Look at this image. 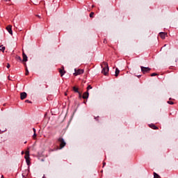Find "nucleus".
Listing matches in <instances>:
<instances>
[{
  "label": "nucleus",
  "instance_id": "2eb2a0df",
  "mask_svg": "<svg viewBox=\"0 0 178 178\" xmlns=\"http://www.w3.org/2000/svg\"><path fill=\"white\" fill-rule=\"evenodd\" d=\"M73 90L74 92H78L79 94L80 93V92H79V88H76L75 86L73 87Z\"/></svg>",
  "mask_w": 178,
  "mask_h": 178
},
{
  "label": "nucleus",
  "instance_id": "7ed1b4c3",
  "mask_svg": "<svg viewBox=\"0 0 178 178\" xmlns=\"http://www.w3.org/2000/svg\"><path fill=\"white\" fill-rule=\"evenodd\" d=\"M140 68H141V72L144 74H145V73H148V72H149L150 70H151V68H149V67H143V66H141L140 67Z\"/></svg>",
  "mask_w": 178,
  "mask_h": 178
},
{
  "label": "nucleus",
  "instance_id": "20e7f679",
  "mask_svg": "<svg viewBox=\"0 0 178 178\" xmlns=\"http://www.w3.org/2000/svg\"><path fill=\"white\" fill-rule=\"evenodd\" d=\"M74 70H75V73L74 74H75V76H79V74H83V73H84V70L79 69L76 71V69H75Z\"/></svg>",
  "mask_w": 178,
  "mask_h": 178
},
{
  "label": "nucleus",
  "instance_id": "f257e3e1",
  "mask_svg": "<svg viewBox=\"0 0 178 178\" xmlns=\"http://www.w3.org/2000/svg\"><path fill=\"white\" fill-rule=\"evenodd\" d=\"M104 64L105 67L102 69V73H103L104 76H106L109 72V66L108 65V63H104Z\"/></svg>",
  "mask_w": 178,
  "mask_h": 178
},
{
  "label": "nucleus",
  "instance_id": "39448f33",
  "mask_svg": "<svg viewBox=\"0 0 178 178\" xmlns=\"http://www.w3.org/2000/svg\"><path fill=\"white\" fill-rule=\"evenodd\" d=\"M7 31L11 35H13V31H12V26L9 25L6 27Z\"/></svg>",
  "mask_w": 178,
  "mask_h": 178
},
{
  "label": "nucleus",
  "instance_id": "ddd939ff",
  "mask_svg": "<svg viewBox=\"0 0 178 178\" xmlns=\"http://www.w3.org/2000/svg\"><path fill=\"white\" fill-rule=\"evenodd\" d=\"M59 73L60 74L61 77H63L65 75V73L66 72L63 70H60Z\"/></svg>",
  "mask_w": 178,
  "mask_h": 178
},
{
  "label": "nucleus",
  "instance_id": "7c9ffc66",
  "mask_svg": "<svg viewBox=\"0 0 178 178\" xmlns=\"http://www.w3.org/2000/svg\"><path fill=\"white\" fill-rule=\"evenodd\" d=\"M65 95H67V93H65Z\"/></svg>",
  "mask_w": 178,
  "mask_h": 178
},
{
  "label": "nucleus",
  "instance_id": "f3484780",
  "mask_svg": "<svg viewBox=\"0 0 178 178\" xmlns=\"http://www.w3.org/2000/svg\"><path fill=\"white\" fill-rule=\"evenodd\" d=\"M92 87L91 86V85H89L88 87H87V90L88 91V90H92Z\"/></svg>",
  "mask_w": 178,
  "mask_h": 178
},
{
  "label": "nucleus",
  "instance_id": "5701e85b",
  "mask_svg": "<svg viewBox=\"0 0 178 178\" xmlns=\"http://www.w3.org/2000/svg\"><path fill=\"white\" fill-rule=\"evenodd\" d=\"M7 69H9V67H10V64L7 63V66H6Z\"/></svg>",
  "mask_w": 178,
  "mask_h": 178
},
{
  "label": "nucleus",
  "instance_id": "6e6552de",
  "mask_svg": "<svg viewBox=\"0 0 178 178\" xmlns=\"http://www.w3.org/2000/svg\"><path fill=\"white\" fill-rule=\"evenodd\" d=\"M25 159L27 165H30V155H29V153L26 154Z\"/></svg>",
  "mask_w": 178,
  "mask_h": 178
},
{
  "label": "nucleus",
  "instance_id": "9b49d317",
  "mask_svg": "<svg viewBox=\"0 0 178 178\" xmlns=\"http://www.w3.org/2000/svg\"><path fill=\"white\" fill-rule=\"evenodd\" d=\"M88 95H89L88 92H86L83 94V99H87V98H88Z\"/></svg>",
  "mask_w": 178,
  "mask_h": 178
},
{
  "label": "nucleus",
  "instance_id": "aec40b11",
  "mask_svg": "<svg viewBox=\"0 0 178 178\" xmlns=\"http://www.w3.org/2000/svg\"><path fill=\"white\" fill-rule=\"evenodd\" d=\"M168 104H169L170 105H173L174 103L172 101H168Z\"/></svg>",
  "mask_w": 178,
  "mask_h": 178
},
{
  "label": "nucleus",
  "instance_id": "a878e982",
  "mask_svg": "<svg viewBox=\"0 0 178 178\" xmlns=\"http://www.w3.org/2000/svg\"><path fill=\"white\" fill-rule=\"evenodd\" d=\"M18 59H19V60H22V58H20V56L18 57Z\"/></svg>",
  "mask_w": 178,
  "mask_h": 178
},
{
  "label": "nucleus",
  "instance_id": "423d86ee",
  "mask_svg": "<svg viewBox=\"0 0 178 178\" xmlns=\"http://www.w3.org/2000/svg\"><path fill=\"white\" fill-rule=\"evenodd\" d=\"M20 98L21 99H26L27 98V93L26 92H21Z\"/></svg>",
  "mask_w": 178,
  "mask_h": 178
},
{
  "label": "nucleus",
  "instance_id": "9d476101",
  "mask_svg": "<svg viewBox=\"0 0 178 178\" xmlns=\"http://www.w3.org/2000/svg\"><path fill=\"white\" fill-rule=\"evenodd\" d=\"M151 129H153V130H158V127L155 126V124H152L149 125Z\"/></svg>",
  "mask_w": 178,
  "mask_h": 178
},
{
  "label": "nucleus",
  "instance_id": "f8f14e48",
  "mask_svg": "<svg viewBox=\"0 0 178 178\" xmlns=\"http://www.w3.org/2000/svg\"><path fill=\"white\" fill-rule=\"evenodd\" d=\"M119 73H120V70H119V68H116L115 69V77H118V76H119Z\"/></svg>",
  "mask_w": 178,
  "mask_h": 178
},
{
  "label": "nucleus",
  "instance_id": "bb28decb",
  "mask_svg": "<svg viewBox=\"0 0 178 178\" xmlns=\"http://www.w3.org/2000/svg\"><path fill=\"white\" fill-rule=\"evenodd\" d=\"M105 165H106V163H103V167L105 166Z\"/></svg>",
  "mask_w": 178,
  "mask_h": 178
},
{
  "label": "nucleus",
  "instance_id": "0eeeda50",
  "mask_svg": "<svg viewBox=\"0 0 178 178\" xmlns=\"http://www.w3.org/2000/svg\"><path fill=\"white\" fill-rule=\"evenodd\" d=\"M159 35H160L161 38H162V40H165L166 35H168V33H163V32H160Z\"/></svg>",
  "mask_w": 178,
  "mask_h": 178
},
{
  "label": "nucleus",
  "instance_id": "f03ea898",
  "mask_svg": "<svg viewBox=\"0 0 178 178\" xmlns=\"http://www.w3.org/2000/svg\"><path fill=\"white\" fill-rule=\"evenodd\" d=\"M58 141L60 143V148L59 149H62V148L65 147L66 145V142L63 138H58Z\"/></svg>",
  "mask_w": 178,
  "mask_h": 178
},
{
  "label": "nucleus",
  "instance_id": "b1692460",
  "mask_svg": "<svg viewBox=\"0 0 178 178\" xmlns=\"http://www.w3.org/2000/svg\"><path fill=\"white\" fill-rule=\"evenodd\" d=\"M33 137H37V134H35V132L33 134Z\"/></svg>",
  "mask_w": 178,
  "mask_h": 178
},
{
  "label": "nucleus",
  "instance_id": "c85d7f7f",
  "mask_svg": "<svg viewBox=\"0 0 178 178\" xmlns=\"http://www.w3.org/2000/svg\"><path fill=\"white\" fill-rule=\"evenodd\" d=\"M138 78L141 77V75H138Z\"/></svg>",
  "mask_w": 178,
  "mask_h": 178
},
{
  "label": "nucleus",
  "instance_id": "cd10ccee",
  "mask_svg": "<svg viewBox=\"0 0 178 178\" xmlns=\"http://www.w3.org/2000/svg\"><path fill=\"white\" fill-rule=\"evenodd\" d=\"M106 41V39H104V44H105Z\"/></svg>",
  "mask_w": 178,
  "mask_h": 178
},
{
  "label": "nucleus",
  "instance_id": "6ab92c4d",
  "mask_svg": "<svg viewBox=\"0 0 178 178\" xmlns=\"http://www.w3.org/2000/svg\"><path fill=\"white\" fill-rule=\"evenodd\" d=\"M29 75V69L26 68V76Z\"/></svg>",
  "mask_w": 178,
  "mask_h": 178
},
{
  "label": "nucleus",
  "instance_id": "4468645a",
  "mask_svg": "<svg viewBox=\"0 0 178 178\" xmlns=\"http://www.w3.org/2000/svg\"><path fill=\"white\" fill-rule=\"evenodd\" d=\"M25 172L26 173H24V172L22 173V177L23 178H26V176H27V175H29V171L25 170Z\"/></svg>",
  "mask_w": 178,
  "mask_h": 178
},
{
  "label": "nucleus",
  "instance_id": "c756f323",
  "mask_svg": "<svg viewBox=\"0 0 178 178\" xmlns=\"http://www.w3.org/2000/svg\"><path fill=\"white\" fill-rule=\"evenodd\" d=\"M38 16V17H41V16H40V15H37Z\"/></svg>",
  "mask_w": 178,
  "mask_h": 178
},
{
  "label": "nucleus",
  "instance_id": "393cba45",
  "mask_svg": "<svg viewBox=\"0 0 178 178\" xmlns=\"http://www.w3.org/2000/svg\"><path fill=\"white\" fill-rule=\"evenodd\" d=\"M33 133H35V128H33Z\"/></svg>",
  "mask_w": 178,
  "mask_h": 178
},
{
  "label": "nucleus",
  "instance_id": "412c9836",
  "mask_svg": "<svg viewBox=\"0 0 178 178\" xmlns=\"http://www.w3.org/2000/svg\"><path fill=\"white\" fill-rule=\"evenodd\" d=\"M156 75H157L156 73H152V74H151V76H152V77H154V76H156Z\"/></svg>",
  "mask_w": 178,
  "mask_h": 178
},
{
  "label": "nucleus",
  "instance_id": "dca6fc26",
  "mask_svg": "<svg viewBox=\"0 0 178 178\" xmlns=\"http://www.w3.org/2000/svg\"><path fill=\"white\" fill-rule=\"evenodd\" d=\"M0 51H1L2 52H5V47L0 46Z\"/></svg>",
  "mask_w": 178,
  "mask_h": 178
},
{
  "label": "nucleus",
  "instance_id": "1a4fd4ad",
  "mask_svg": "<svg viewBox=\"0 0 178 178\" xmlns=\"http://www.w3.org/2000/svg\"><path fill=\"white\" fill-rule=\"evenodd\" d=\"M22 56H23V62H27L28 60L27 55H26L24 52L22 53Z\"/></svg>",
  "mask_w": 178,
  "mask_h": 178
},
{
  "label": "nucleus",
  "instance_id": "a211bd4d",
  "mask_svg": "<svg viewBox=\"0 0 178 178\" xmlns=\"http://www.w3.org/2000/svg\"><path fill=\"white\" fill-rule=\"evenodd\" d=\"M90 17H94V13H90Z\"/></svg>",
  "mask_w": 178,
  "mask_h": 178
},
{
  "label": "nucleus",
  "instance_id": "4be33fe9",
  "mask_svg": "<svg viewBox=\"0 0 178 178\" xmlns=\"http://www.w3.org/2000/svg\"><path fill=\"white\" fill-rule=\"evenodd\" d=\"M25 102H27L28 104H31V102L30 100H29V99H26V100L25 101Z\"/></svg>",
  "mask_w": 178,
  "mask_h": 178
}]
</instances>
